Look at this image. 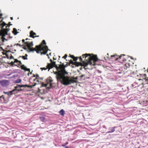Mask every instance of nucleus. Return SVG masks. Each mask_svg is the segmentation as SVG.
Here are the masks:
<instances>
[{
	"label": "nucleus",
	"mask_w": 148,
	"mask_h": 148,
	"mask_svg": "<svg viewBox=\"0 0 148 148\" xmlns=\"http://www.w3.org/2000/svg\"><path fill=\"white\" fill-rule=\"evenodd\" d=\"M39 36H30V37H32L33 38H34L35 37H39Z\"/></svg>",
	"instance_id": "obj_33"
},
{
	"label": "nucleus",
	"mask_w": 148,
	"mask_h": 148,
	"mask_svg": "<svg viewBox=\"0 0 148 148\" xmlns=\"http://www.w3.org/2000/svg\"><path fill=\"white\" fill-rule=\"evenodd\" d=\"M36 51V49L33 48L32 49H31V48H30V49H28L27 50V51L28 52H33L34 51Z\"/></svg>",
	"instance_id": "obj_17"
},
{
	"label": "nucleus",
	"mask_w": 148,
	"mask_h": 148,
	"mask_svg": "<svg viewBox=\"0 0 148 148\" xmlns=\"http://www.w3.org/2000/svg\"><path fill=\"white\" fill-rule=\"evenodd\" d=\"M8 51V52H11V51H10V50H9V51Z\"/></svg>",
	"instance_id": "obj_63"
},
{
	"label": "nucleus",
	"mask_w": 148,
	"mask_h": 148,
	"mask_svg": "<svg viewBox=\"0 0 148 148\" xmlns=\"http://www.w3.org/2000/svg\"><path fill=\"white\" fill-rule=\"evenodd\" d=\"M22 58L24 60H27V57L25 58L24 56H20L18 58Z\"/></svg>",
	"instance_id": "obj_23"
},
{
	"label": "nucleus",
	"mask_w": 148,
	"mask_h": 148,
	"mask_svg": "<svg viewBox=\"0 0 148 148\" xmlns=\"http://www.w3.org/2000/svg\"><path fill=\"white\" fill-rule=\"evenodd\" d=\"M38 92H40V88H38Z\"/></svg>",
	"instance_id": "obj_50"
},
{
	"label": "nucleus",
	"mask_w": 148,
	"mask_h": 148,
	"mask_svg": "<svg viewBox=\"0 0 148 148\" xmlns=\"http://www.w3.org/2000/svg\"><path fill=\"white\" fill-rule=\"evenodd\" d=\"M17 76H18V75H17L16 76L15 75H13V76H12V78H14V77H17Z\"/></svg>",
	"instance_id": "obj_44"
},
{
	"label": "nucleus",
	"mask_w": 148,
	"mask_h": 148,
	"mask_svg": "<svg viewBox=\"0 0 148 148\" xmlns=\"http://www.w3.org/2000/svg\"><path fill=\"white\" fill-rule=\"evenodd\" d=\"M30 34V36H34V35H36V33L34 32L33 31H31Z\"/></svg>",
	"instance_id": "obj_20"
},
{
	"label": "nucleus",
	"mask_w": 148,
	"mask_h": 148,
	"mask_svg": "<svg viewBox=\"0 0 148 148\" xmlns=\"http://www.w3.org/2000/svg\"><path fill=\"white\" fill-rule=\"evenodd\" d=\"M67 55L65 54L64 56L62 58H64V59H65L67 57Z\"/></svg>",
	"instance_id": "obj_38"
},
{
	"label": "nucleus",
	"mask_w": 148,
	"mask_h": 148,
	"mask_svg": "<svg viewBox=\"0 0 148 148\" xmlns=\"http://www.w3.org/2000/svg\"><path fill=\"white\" fill-rule=\"evenodd\" d=\"M97 73H101V72L99 70H97Z\"/></svg>",
	"instance_id": "obj_35"
},
{
	"label": "nucleus",
	"mask_w": 148,
	"mask_h": 148,
	"mask_svg": "<svg viewBox=\"0 0 148 148\" xmlns=\"http://www.w3.org/2000/svg\"><path fill=\"white\" fill-rule=\"evenodd\" d=\"M5 36H3V40H5L6 41H8V40L7 39H6L5 38H4Z\"/></svg>",
	"instance_id": "obj_39"
},
{
	"label": "nucleus",
	"mask_w": 148,
	"mask_h": 148,
	"mask_svg": "<svg viewBox=\"0 0 148 148\" xmlns=\"http://www.w3.org/2000/svg\"><path fill=\"white\" fill-rule=\"evenodd\" d=\"M138 80L140 81L141 80L143 82L141 85L143 86V85L144 84H148V77H145V78H143L142 79H138Z\"/></svg>",
	"instance_id": "obj_6"
},
{
	"label": "nucleus",
	"mask_w": 148,
	"mask_h": 148,
	"mask_svg": "<svg viewBox=\"0 0 148 148\" xmlns=\"http://www.w3.org/2000/svg\"><path fill=\"white\" fill-rule=\"evenodd\" d=\"M84 75H82L80 76L81 78L82 79V77H83L84 76Z\"/></svg>",
	"instance_id": "obj_47"
},
{
	"label": "nucleus",
	"mask_w": 148,
	"mask_h": 148,
	"mask_svg": "<svg viewBox=\"0 0 148 148\" xmlns=\"http://www.w3.org/2000/svg\"><path fill=\"white\" fill-rule=\"evenodd\" d=\"M47 50L45 52H41V55H42V54H44V55H45V54H46L47 53Z\"/></svg>",
	"instance_id": "obj_28"
},
{
	"label": "nucleus",
	"mask_w": 148,
	"mask_h": 148,
	"mask_svg": "<svg viewBox=\"0 0 148 148\" xmlns=\"http://www.w3.org/2000/svg\"><path fill=\"white\" fill-rule=\"evenodd\" d=\"M102 127L104 129H106V128H107L106 126L105 125H103L102 126Z\"/></svg>",
	"instance_id": "obj_42"
},
{
	"label": "nucleus",
	"mask_w": 148,
	"mask_h": 148,
	"mask_svg": "<svg viewBox=\"0 0 148 148\" xmlns=\"http://www.w3.org/2000/svg\"><path fill=\"white\" fill-rule=\"evenodd\" d=\"M71 58H73V60L75 61H76L78 58V57H75L73 55L71 56Z\"/></svg>",
	"instance_id": "obj_19"
},
{
	"label": "nucleus",
	"mask_w": 148,
	"mask_h": 148,
	"mask_svg": "<svg viewBox=\"0 0 148 148\" xmlns=\"http://www.w3.org/2000/svg\"><path fill=\"white\" fill-rule=\"evenodd\" d=\"M122 56H125V55L124 54H122V55H121L120 56H119V58H116L115 57L116 56H115V55H112V56H111V57L112 58H113V57H115V59H115L116 60H118V59H121V57H122Z\"/></svg>",
	"instance_id": "obj_11"
},
{
	"label": "nucleus",
	"mask_w": 148,
	"mask_h": 148,
	"mask_svg": "<svg viewBox=\"0 0 148 148\" xmlns=\"http://www.w3.org/2000/svg\"><path fill=\"white\" fill-rule=\"evenodd\" d=\"M8 38H12V36H8Z\"/></svg>",
	"instance_id": "obj_49"
},
{
	"label": "nucleus",
	"mask_w": 148,
	"mask_h": 148,
	"mask_svg": "<svg viewBox=\"0 0 148 148\" xmlns=\"http://www.w3.org/2000/svg\"><path fill=\"white\" fill-rule=\"evenodd\" d=\"M25 71H29V72L30 71V69H29L27 68V69H26V70Z\"/></svg>",
	"instance_id": "obj_36"
},
{
	"label": "nucleus",
	"mask_w": 148,
	"mask_h": 148,
	"mask_svg": "<svg viewBox=\"0 0 148 148\" xmlns=\"http://www.w3.org/2000/svg\"><path fill=\"white\" fill-rule=\"evenodd\" d=\"M3 95H2V96H0V101H2L1 99L2 98H3L4 99V97H3Z\"/></svg>",
	"instance_id": "obj_37"
},
{
	"label": "nucleus",
	"mask_w": 148,
	"mask_h": 148,
	"mask_svg": "<svg viewBox=\"0 0 148 148\" xmlns=\"http://www.w3.org/2000/svg\"><path fill=\"white\" fill-rule=\"evenodd\" d=\"M82 67H81L80 68V69L81 70H82Z\"/></svg>",
	"instance_id": "obj_62"
},
{
	"label": "nucleus",
	"mask_w": 148,
	"mask_h": 148,
	"mask_svg": "<svg viewBox=\"0 0 148 148\" xmlns=\"http://www.w3.org/2000/svg\"><path fill=\"white\" fill-rule=\"evenodd\" d=\"M27 56H28V55H27V54H25V56L26 57H27Z\"/></svg>",
	"instance_id": "obj_53"
},
{
	"label": "nucleus",
	"mask_w": 148,
	"mask_h": 148,
	"mask_svg": "<svg viewBox=\"0 0 148 148\" xmlns=\"http://www.w3.org/2000/svg\"><path fill=\"white\" fill-rule=\"evenodd\" d=\"M14 51H16V49H14Z\"/></svg>",
	"instance_id": "obj_64"
},
{
	"label": "nucleus",
	"mask_w": 148,
	"mask_h": 148,
	"mask_svg": "<svg viewBox=\"0 0 148 148\" xmlns=\"http://www.w3.org/2000/svg\"><path fill=\"white\" fill-rule=\"evenodd\" d=\"M60 69V70L58 71L56 76L58 82H60L62 84L66 85L71 84L75 82L74 80L70 79L69 77L65 76L68 74V73L66 71L64 67H62Z\"/></svg>",
	"instance_id": "obj_1"
},
{
	"label": "nucleus",
	"mask_w": 148,
	"mask_h": 148,
	"mask_svg": "<svg viewBox=\"0 0 148 148\" xmlns=\"http://www.w3.org/2000/svg\"><path fill=\"white\" fill-rule=\"evenodd\" d=\"M68 144V142H66V143L63 144H64L65 145H67Z\"/></svg>",
	"instance_id": "obj_48"
},
{
	"label": "nucleus",
	"mask_w": 148,
	"mask_h": 148,
	"mask_svg": "<svg viewBox=\"0 0 148 148\" xmlns=\"http://www.w3.org/2000/svg\"><path fill=\"white\" fill-rule=\"evenodd\" d=\"M2 15H3V14H0V16H2Z\"/></svg>",
	"instance_id": "obj_55"
},
{
	"label": "nucleus",
	"mask_w": 148,
	"mask_h": 148,
	"mask_svg": "<svg viewBox=\"0 0 148 148\" xmlns=\"http://www.w3.org/2000/svg\"><path fill=\"white\" fill-rule=\"evenodd\" d=\"M52 80H50L49 81V82H52Z\"/></svg>",
	"instance_id": "obj_51"
},
{
	"label": "nucleus",
	"mask_w": 148,
	"mask_h": 148,
	"mask_svg": "<svg viewBox=\"0 0 148 148\" xmlns=\"http://www.w3.org/2000/svg\"><path fill=\"white\" fill-rule=\"evenodd\" d=\"M14 63H17L18 62V61L17 59H14Z\"/></svg>",
	"instance_id": "obj_31"
},
{
	"label": "nucleus",
	"mask_w": 148,
	"mask_h": 148,
	"mask_svg": "<svg viewBox=\"0 0 148 148\" xmlns=\"http://www.w3.org/2000/svg\"><path fill=\"white\" fill-rule=\"evenodd\" d=\"M21 81V79L20 78H18L16 80L14 81L13 83H20Z\"/></svg>",
	"instance_id": "obj_14"
},
{
	"label": "nucleus",
	"mask_w": 148,
	"mask_h": 148,
	"mask_svg": "<svg viewBox=\"0 0 148 148\" xmlns=\"http://www.w3.org/2000/svg\"><path fill=\"white\" fill-rule=\"evenodd\" d=\"M9 24H10V25H8V24H6V25H5V26H4V28H6L5 27H6V26H8V27H7V28H9V27H10V25H12V24H10V22H9Z\"/></svg>",
	"instance_id": "obj_24"
},
{
	"label": "nucleus",
	"mask_w": 148,
	"mask_h": 148,
	"mask_svg": "<svg viewBox=\"0 0 148 148\" xmlns=\"http://www.w3.org/2000/svg\"><path fill=\"white\" fill-rule=\"evenodd\" d=\"M1 39H2V41L3 42H4L5 41L4 40H3V38L2 37H1Z\"/></svg>",
	"instance_id": "obj_40"
},
{
	"label": "nucleus",
	"mask_w": 148,
	"mask_h": 148,
	"mask_svg": "<svg viewBox=\"0 0 148 148\" xmlns=\"http://www.w3.org/2000/svg\"><path fill=\"white\" fill-rule=\"evenodd\" d=\"M18 70H14L12 71V72L10 74L8 75V76H9V75H11L12 74L16 73L18 72L17 71Z\"/></svg>",
	"instance_id": "obj_18"
},
{
	"label": "nucleus",
	"mask_w": 148,
	"mask_h": 148,
	"mask_svg": "<svg viewBox=\"0 0 148 148\" xmlns=\"http://www.w3.org/2000/svg\"><path fill=\"white\" fill-rule=\"evenodd\" d=\"M7 35H8L9 36H10V34L9 33V34H8H8Z\"/></svg>",
	"instance_id": "obj_54"
},
{
	"label": "nucleus",
	"mask_w": 148,
	"mask_h": 148,
	"mask_svg": "<svg viewBox=\"0 0 148 148\" xmlns=\"http://www.w3.org/2000/svg\"><path fill=\"white\" fill-rule=\"evenodd\" d=\"M7 58L8 59H9V57L8 56H7Z\"/></svg>",
	"instance_id": "obj_60"
},
{
	"label": "nucleus",
	"mask_w": 148,
	"mask_h": 148,
	"mask_svg": "<svg viewBox=\"0 0 148 148\" xmlns=\"http://www.w3.org/2000/svg\"><path fill=\"white\" fill-rule=\"evenodd\" d=\"M14 59V57L13 56H12V55H11V56L10 58V59Z\"/></svg>",
	"instance_id": "obj_41"
},
{
	"label": "nucleus",
	"mask_w": 148,
	"mask_h": 148,
	"mask_svg": "<svg viewBox=\"0 0 148 148\" xmlns=\"http://www.w3.org/2000/svg\"><path fill=\"white\" fill-rule=\"evenodd\" d=\"M41 69H42V68H41ZM47 69V68H42V70L43 69L44 70H46V69Z\"/></svg>",
	"instance_id": "obj_46"
},
{
	"label": "nucleus",
	"mask_w": 148,
	"mask_h": 148,
	"mask_svg": "<svg viewBox=\"0 0 148 148\" xmlns=\"http://www.w3.org/2000/svg\"><path fill=\"white\" fill-rule=\"evenodd\" d=\"M42 47L44 48L43 50H45L46 51L47 50V51L48 50L50 51L49 49H48L47 46L46 45L45 47H43L42 46Z\"/></svg>",
	"instance_id": "obj_21"
},
{
	"label": "nucleus",
	"mask_w": 148,
	"mask_h": 148,
	"mask_svg": "<svg viewBox=\"0 0 148 148\" xmlns=\"http://www.w3.org/2000/svg\"><path fill=\"white\" fill-rule=\"evenodd\" d=\"M25 44L26 45V46L28 47V49H30L31 47L33 45L32 42L30 43H29L27 42H26L25 43Z\"/></svg>",
	"instance_id": "obj_7"
},
{
	"label": "nucleus",
	"mask_w": 148,
	"mask_h": 148,
	"mask_svg": "<svg viewBox=\"0 0 148 148\" xmlns=\"http://www.w3.org/2000/svg\"><path fill=\"white\" fill-rule=\"evenodd\" d=\"M47 68L49 69L48 70V71H49L50 69H51L53 68V65L51 64H49L48 63L47 65Z\"/></svg>",
	"instance_id": "obj_16"
},
{
	"label": "nucleus",
	"mask_w": 148,
	"mask_h": 148,
	"mask_svg": "<svg viewBox=\"0 0 148 148\" xmlns=\"http://www.w3.org/2000/svg\"><path fill=\"white\" fill-rule=\"evenodd\" d=\"M11 71H12V70H9V72H11Z\"/></svg>",
	"instance_id": "obj_58"
},
{
	"label": "nucleus",
	"mask_w": 148,
	"mask_h": 148,
	"mask_svg": "<svg viewBox=\"0 0 148 148\" xmlns=\"http://www.w3.org/2000/svg\"><path fill=\"white\" fill-rule=\"evenodd\" d=\"M10 18H11V19L12 20H13V19L12 17H10Z\"/></svg>",
	"instance_id": "obj_56"
},
{
	"label": "nucleus",
	"mask_w": 148,
	"mask_h": 148,
	"mask_svg": "<svg viewBox=\"0 0 148 148\" xmlns=\"http://www.w3.org/2000/svg\"><path fill=\"white\" fill-rule=\"evenodd\" d=\"M12 32L14 35H16L19 33L18 32H17V30L15 28H14L13 29V30L12 31Z\"/></svg>",
	"instance_id": "obj_13"
},
{
	"label": "nucleus",
	"mask_w": 148,
	"mask_h": 148,
	"mask_svg": "<svg viewBox=\"0 0 148 148\" xmlns=\"http://www.w3.org/2000/svg\"><path fill=\"white\" fill-rule=\"evenodd\" d=\"M16 45V46H19V47H21L23 46V45H20V44H19L18 43L16 44H15L14 45L15 46V45ZM24 46L25 47V46Z\"/></svg>",
	"instance_id": "obj_25"
},
{
	"label": "nucleus",
	"mask_w": 148,
	"mask_h": 148,
	"mask_svg": "<svg viewBox=\"0 0 148 148\" xmlns=\"http://www.w3.org/2000/svg\"><path fill=\"white\" fill-rule=\"evenodd\" d=\"M36 83H35L34 84L32 85H19L17 84L16 86L15 87V89L17 90L18 91H22L23 90L22 89L19 88H21L22 87H28L30 88H32L33 87L35 86L36 85Z\"/></svg>",
	"instance_id": "obj_3"
},
{
	"label": "nucleus",
	"mask_w": 148,
	"mask_h": 148,
	"mask_svg": "<svg viewBox=\"0 0 148 148\" xmlns=\"http://www.w3.org/2000/svg\"><path fill=\"white\" fill-rule=\"evenodd\" d=\"M36 49L37 50H36V52L39 53L40 52L42 51H43L44 48L42 47V45H40L39 46L37 45L36 47Z\"/></svg>",
	"instance_id": "obj_5"
},
{
	"label": "nucleus",
	"mask_w": 148,
	"mask_h": 148,
	"mask_svg": "<svg viewBox=\"0 0 148 148\" xmlns=\"http://www.w3.org/2000/svg\"><path fill=\"white\" fill-rule=\"evenodd\" d=\"M47 56H48V58H49V55L48 54H47Z\"/></svg>",
	"instance_id": "obj_57"
},
{
	"label": "nucleus",
	"mask_w": 148,
	"mask_h": 148,
	"mask_svg": "<svg viewBox=\"0 0 148 148\" xmlns=\"http://www.w3.org/2000/svg\"><path fill=\"white\" fill-rule=\"evenodd\" d=\"M146 76V75H145V74H144V75H143V77H145V76Z\"/></svg>",
	"instance_id": "obj_52"
},
{
	"label": "nucleus",
	"mask_w": 148,
	"mask_h": 148,
	"mask_svg": "<svg viewBox=\"0 0 148 148\" xmlns=\"http://www.w3.org/2000/svg\"><path fill=\"white\" fill-rule=\"evenodd\" d=\"M62 146L63 147H64L65 148H69V147L67 146L66 145H65L64 144L62 145Z\"/></svg>",
	"instance_id": "obj_26"
},
{
	"label": "nucleus",
	"mask_w": 148,
	"mask_h": 148,
	"mask_svg": "<svg viewBox=\"0 0 148 148\" xmlns=\"http://www.w3.org/2000/svg\"><path fill=\"white\" fill-rule=\"evenodd\" d=\"M116 128V127H110L109 128V130H110V131L107 132V133H111L113 132H114L115 131V128Z\"/></svg>",
	"instance_id": "obj_8"
},
{
	"label": "nucleus",
	"mask_w": 148,
	"mask_h": 148,
	"mask_svg": "<svg viewBox=\"0 0 148 148\" xmlns=\"http://www.w3.org/2000/svg\"><path fill=\"white\" fill-rule=\"evenodd\" d=\"M36 79H34V81H35L36 80Z\"/></svg>",
	"instance_id": "obj_59"
},
{
	"label": "nucleus",
	"mask_w": 148,
	"mask_h": 148,
	"mask_svg": "<svg viewBox=\"0 0 148 148\" xmlns=\"http://www.w3.org/2000/svg\"><path fill=\"white\" fill-rule=\"evenodd\" d=\"M14 62H13V61H12V62H11V63H11V64L12 65H15V66H17V65H16V64H14Z\"/></svg>",
	"instance_id": "obj_29"
},
{
	"label": "nucleus",
	"mask_w": 148,
	"mask_h": 148,
	"mask_svg": "<svg viewBox=\"0 0 148 148\" xmlns=\"http://www.w3.org/2000/svg\"><path fill=\"white\" fill-rule=\"evenodd\" d=\"M21 68L22 69H23L24 70H25L26 69H27V68L24 66V65H22L21 66Z\"/></svg>",
	"instance_id": "obj_22"
},
{
	"label": "nucleus",
	"mask_w": 148,
	"mask_h": 148,
	"mask_svg": "<svg viewBox=\"0 0 148 148\" xmlns=\"http://www.w3.org/2000/svg\"><path fill=\"white\" fill-rule=\"evenodd\" d=\"M14 91V90H12V91H10L9 92H5V91H4L3 93L4 94H7L8 96H9L11 95H13V92Z\"/></svg>",
	"instance_id": "obj_9"
},
{
	"label": "nucleus",
	"mask_w": 148,
	"mask_h": 148,
	"mask_svg": "<svg viewBox=\"0 0 148 148\" xmlns=\"http://www.w3.org/2000/svg\"><path fill=\"white\" fill-rule=\"evenodd\" d=\"M39 118L40 119V120L42 122L44 121L45 119V116L44 115L40 116Z\"/></svg>",
	"instance_id": "obj_10"
},
{
	"label": "nucleus",
	"mask_w": 148,
	"mask_h": 148,
	"mask_svg": "<svg viewBox=\"0 0 148 148\" xmlns=\"http://www.w3.org/2000/svg\"><path fill=\"white\" fill-rule=\"evenodd\" d=\"M132 87L134 88H136L137 87H138L140 86V85H138V83L136 82H134L133 84L132 85Z\"/></svg>",
	"instance_id": "obj_15"
},
{
	"label": "nucleus",
	"mask_w": 148,
	"mask_h": 148,
	"mask_svg": "<svg viewBox=\"0 0 148 148\" xmlns=\"http://www.w3.org/2000/svg\"><path fill=\"white\" fill-rule=\"evenodd\" d=\"M0 84L3 87H5L9 85V82L6 79L2 80H0Z\"/></svg>",
	"instance_id": "obj_4"
},
{
	"label": "nucleus",
	"mask_w": 148,
	"mask_h": 148,
	"mask_svg": "<svg viewBox=\"0 0 148 148\" xmlns=\"http://www.w3.org/2000/svg\"><path fill=\"white\" fill-rule=\"evenodd\" d=\"M60 114L62 116H64L65 113V111L63 109L61 110L59 112Z\"/></svg>",
	"instance_id": "obj_12"
},
{
	"label": "nucleus",
	"mask_w": 148,
	"mask_h": 148,
	"mask_svg": "<svg viewBox=\"0 0 148 148\" xmlns=\"http://www.w3.org/2000/svg\"><path fill=\"white\" fill-rule=\"evenodd\" d=\"M83 58L85 57V60L86 62H85L82 60V58L81 57L79 58V60L80 61L82 62L79 63L80 65L82 66H83L84 67L87 66L88 64L91 63L92 61H93L94 62H96L98 60V59L97 58V55H94L92 54V55L90 54L86 53L82 55Z\"/></svg>",
	"instance_id": "obj_2"
},
{
	"label": "nucleus",
	"mask_w": 148,
	"mask_h": 148,
	"mask_svg": "<svg viewBox=\"0 0 148 148\" xmlns=\"http://www.w3.org/2000/svg\"><path fill=\"white\" fill-rule=\"evenodd\" d=\"M50 60L51 62H52V60L51 59Z\"/></svg>",
	"instance_id": "obj_61"
},
{
	"label": "nucleus",
	"mask_w": 148,
	"mask_h": 148,
	"mask_svg": "<svg viewBox=\"0 0 148 148\" xmlns=\"http://www.w3.org/2000/svg\"><path fill=\"white\" fill-rule=\"evenodd\" d=\"M42 43H43L45 45H46V42L45 41V40H43L42 41Z\"/></svg>",
	"instance_id": "obj_32"
},
{
	"label": "nucleus",
	"mask_w": 148,
	"mask_h": 148,
	"mask_svg": "<svg viewBox=\"0 0 148 148\" xmlns=\"http://www.w3.org/2000/svg\"><path fill=\"white\" fill-rule=\"evenodd\" d=\"M36 79H37V80L36 81L38 82V78H39V75H36Z\"/></svg>",
	"instance_id": "obj_30"
},
{
	"label": "nucleus",
	"mask_w": 148,
	"mask_h": 148,
	"mask_svg": "<svg viewBox=\"0 0 148 148\" xmlns=\"http://www.w3.org/2000/svg\"><path fill=\"white\" fill-rule=\"evenodd\" d=\"M23 48L25 50H27V49H28V47H23Z\"/></svg>",
	"instance_id": "obj_43"
},
{
	"label": "nucleus",
	"mask_w": 148,
	"mask_h": 148,
	"mask_svg": "<svg viewBox=\"0 0 148 148\" xmlns=\"http://www.w3.org/2000/svg\"><path fill=\"white\" fill-rule=\"evenodd\" d=\"M51 64L53 65V67L56 66V62H52V63Z\"/></svg>",
	"instance_id": "obj_27"
},
{
	"label": "nucleus",
	"mask_w": 148,
	"mask_h": 148,
	"mask_svg": "<svg viewBox=\"0 0 148 148\" xmlns=\"http://www.w3.org/2000/svg\"><path fill=\"white\" fill-rule=\"evenodd\" d=\"M22 42L23 43H24L25 44V40L23 39L22 40Z\"/></svg>",
	"instance_id": "obj_45"
},
{
	"label": "nucleus",
	"mask_w": 148,
	"mask_h": 148,
	"mask_svg": "<svg viewBox=\"0 0 148 148\" xmlns=\"http://www.w3.org/2000/svg\"><path fill=\"white\" fill-rule=\"evenodd\" d=\"M18 65H22V63L20 61H18Z\"/></svg>",
	"instance_id": "obj_34"
}]
</instances>
